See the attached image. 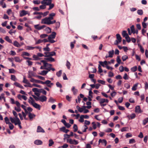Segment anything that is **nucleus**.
Segmentation results:
<instances>
[{
	"label": "nucleus",
	"mask_w": 148,
	"mask_h": 148,
	"mask_svg": "<svg viewBox=\"0 0 148 148\" xmlns=\"http://www.w3.org/2000/svg\"><path fill=\"white\" fill-rule=\"evenodd\" d=\"M56 15V14L54 13H52L49 14L48 17H46L41 20V23L47 25H51L53 24L56 23V21L51 20L53 18V17Z\"/></svg>",
	"instance_id": "obj_1"
},
{
	"label": "nucleus",
	"mask_w": 148,
	"mask_h": 148,
	"mask_svg": "<svg viewBox=\"0 0 148 148\" xmlns=\"http://www.w3.org/2000/svg\"><path fill=\"white\" fill-rule=\"evenodd\" d=\"M56 33L55 32H53L52 34L50 35L48 37L49 42L51 43H53L55 42V41L53 40L55 38Z\"/></svg>",
	"instance_id": "obj_2"
},
{
	"label": "nucleus",
	"mask_w": 148,
	"mask_h": 148,
	"mask_svg": "<svg viewBox=\"0 0 148 148\" xmlns=\"http://www.w3.org/2000/svg\"><path fill=\"white\" fill-rule=\"evenodd\" d=\"M10 121L12 123H14L15 125H18L19 128L20 129L22 128V127L21 125V122L20 120L14 121V119H12V117H10Z\"/></svg>",
	"instance_id": "obj_3"
},
{
	"label": "nucleus",
	"mask_w": 148,
	"mask_h": 148,
	"mask_svg": "<svg viewBox=\"0 0 148 148\" xmlns=\"http://www.w3.org/2000/svg\"><path fill=\"white\" fill-rule=\"evenodd\" d=\"M45 57H50L56 55V53L54 51H52L51 52H45L44 53Z\"/></svg>",
	"instance_id": "obj_4"
},
{
	"label": "nucleus",
	"mask_w": 148,
	"mask_h": 148,
	"mask_svg": "<svg viewBox=\"0 0 148 148\" xmlns=\"http://www.w3.org/2000/svg\"><path fill=\"white\" fill-rule=\"evenodd\" d=\"M67 142H69L70 144L76 145L78 143V141L75 140H72L71 138L68 139Z\"/></svg>",
	"instance_id": "obj_5"
},
{
	"label": "nucleus",
	"mask_w": 148,
	"mask_h": 148,
	"mask_svg": "<svg viewBox=\"0 0 148 148\" xmlns=\"http://www.w3.org/2000/svg\"><path fill=\"white\" fill-rule=\"evenodd\" d=\"M52 0H43L41 1V3L48 5L51 3Z\"/></svg>",
	"instance_id": "obj_6"
},
{
	"label": "nucleus",
	"mask_w": 148,
	"mask_h": 148,
	"mask_svg": "<svg viewBox=\"0 0 148 148\" xmlns=\"http://www.w3.org/2000/svg\"><path fill=\"white\" fill-rule=\"evenodd\" d=\"M114 51L113 50L110 51L108 52L109 55H106L105 57L106 58H112L113 56V55L114 54Z\"/></svg>",
	"instance_id": "obj_7"
},
{
	"label": "nucleus",
	"mask_w": 148,
	"mask_h": 148,
	"mask_svg": "<svg viewBox=\"0 0 148 148\" xmlns=\"http://www.w3.org/2000/svg\"><path fill=\"white\" fill-rule=\"evenodd\" d=\"M12 113L15 118H12V119H14V121H16L18 120H20L18 117V114L17 113L14 111L13 110L12 111Z\"/></svg>",
	"instance_id": "obj_8"
},
{
	"label": "nucleus",
	"mask_w": 148,
	"mask_h": 148,
	"mask_svg": "<svg viewBox=\"0 0 148 148\" xmlns=\"http://www.w3.org/2000/svg\"><path fill=\"white\" fill-rule=\"evenodd\" d=\"M45 84L49 87L51 88L53 85V84L51 83V81L49 80L45 81Z\"/></svg>",
	"instance_id": "obj_9"
},
{
	"label": "nucleus",
	"mask_w": 148,
	"mask_h": 148,
	"mask_svg": "<svg viewBox=\"0 0 148 148\" xmlns=\"http://www.w3.org/2000/svg\"><path fill=\"white\" fill-rule=\"evenodd\" d=\"M34 27L36 29L40 30L45 27L46 26L45 25H43L40 26L39 25H34Z\"/></svg>",
	"instance_id": "obj_10"
},
{
	"label": "nucleus",
	"mask_w": 148,
	"mask_h": 148,
	"mask_svg": "<svg viewBox=\"0 0 148 148\" xmlns=\"http://www.w3.org/2000/svg\"><path fill=\"white\" fill-rule=\"evenodd\" d=\"M35 76L34 73L33 71H29L28 73V78H30L33 77Z\"/></svg>",
	"instance_id": "obj_11"
},
{
	"label": "nucleus",
	"mask_w": 148,
	"mask_h": 148,
	"mask_svg": "<svg viewBox=\"0 0 148 148\" xmlns=\"http://www.w3.org/2000/svg\"><path fill=\"white\" fill-rule=\"evenodd\" d=\"M17 97L20 100H21L22 99H23L25 100H26L27 99V97L26 96L24 95H22L20 94H18V95Z\"/></svg>",
	"instance_id": "obj_12"
},
{
	"label": "nucleus",
	"mask_w": 148,
	"mask_h": 148,
	"mask_svg": "<svg viewBox=\"0 0 148 148\" xmlns=\"http://www.w3.org/2000/svg\"><path fill=\"white\" fill-rule=\"evenodd\" d=\"M28 14V12L25 10H23L20 12V16L21 17L23 16Z\"/></svg>",
	"instance_id": "obj_13"
},
{
	"label": "nucleus",
	"mask_w": 148,
	"mask_h": 148,
	"mask_svg": "<svg viewBox=\"0 0 148 148\" xmlns=\"http://www.w3.org/2000/svg\"><path fill=\"white\" fill-rule=\"evenodd\" d=\"M39 101L42 102L46 101L47 100V97L44 95H42L39 97Z\"/></svg>",
	"instance_id": "obj_14"
},
{
	"label": "nucleus",
	"mask_w": 148,
	"mask_h": 148,
	"mask_svg": "<svg viewBox=\"0 0 148 148\" xmlns=\"http://www.w3.org/2000/svg\"><path fill=\"white\" fill-rule=\"evenodd\" d=\"M136 115L135 113H133L130 115H128L127 116V117L129 119H132L135 118Z\"/></svg>",
	"instance_id": "obj_15"
},
{
	"label": "nucleus",
	"mask_w": 148,
	"mask_h": 148,
	"mask_svg": "<svg viewBox=\"0 0 148 148\" xmlns=\"http://www.w3.org/2000/svg\"><path fill=\"white\" fill-rule=\"evenodd\" d=\"M36 132H37L45 133V131L40 126H38L37 127Z\"/></svg>",
	"instance_id": "obj_16"
},
{
	"label": "nucleus",
	"mask_w": 148,
	"mask_h": 148,
	"mask_svg": "<svg viewBox=\"0 0 148 148\" xmlns=\"http://www.w3.org/2000/svg\"><path fill=\"white\" fill-rule=\"evenodd\" d=\"M135 112L138 113H141L142 112V111L140 109V106H138L136 107Z\"/></svg>",
	"instance_id": "obj_17"
},
{
	"label": "nucleus",
	"mask_w": 148,
	"mask_h": 148,
	"mask_svg": "<svg viewBox=\"0 0 148 148\" xmlns=\"http://www.w3.org/2000/svg\"><path fill=\"white\" fill-rule=\"evenodd\" d=\"M108 102L109 101L107 99L101 98L100 99V101L99 102V103L100 104H103L105 102L108 103Z\"/></svg>",
	"instance_id": "obj_18"
},
{
	"label": "nucleus",
	"mask_w": 148,
	"mask_h": 148,
	"mask_svg": "<svg viewBox=\"0 0 148 148\" xmlns=\"http://www.w3.org/2000/svg\"><path fill=\"white\" fill-rule=\"evenodd\" d=\"M36 115L30 112H29L28 116L30 120H32L35 117Z\"/></svg>",
	"instance_id": "obj_19"
},
{
	"label": "nucleus",
	"mask_w": 148,
	"mask_h": 148,
	"mask_svg": "<svg viewBox=\"0 0 148 148\" xmlns=\"http://www.w3.org/2000/svg\"><path fill=\"white\" fill-rule=\"evenodd\" d=\"M99 63L100 65L103 67H105V65L106 66L108 65V62L106 61H105L103 62L102 61H99Z\"/></svg>",
	"instance_id": "obj_20"
},
{
	"label": "nucleus",
	"mask_w": 148,
	"mask_h": 148,
	"mask_svg": "<svg viewBox=\"0 0 148 148\" xmlns=\"http://www.w3.org/2000/svg\"><path fill=\"white\" fill-rule=\"evenodd\" d=\"M32 106L38 109L39 110H40V106L35 102L33 103Z\"/></svg>",
	"instance_id": "obj_21"
},
{
	"label": "nucleus",
	"mask_w": 148,
	"mask_h": 148,
	"mask_svg": "<svg viewBox=\"0 0 148 148\" xmlns=\"http://www.w3.org/2000/svg\"><path fill=\"white\" fill-rule=\"evenodd\" d=\"M14 84L16 86L18 87L24 89V87L20 84L17 82H15L14 83Z\"/></svg>",
	"instance_id": "obj_22"
},
{
	"label": "nucleus",
	"mask_w": 148,
	"mask_h": 148,
	"mask_svg": "<svg viewBox=\"0 0 148 148\" xmlns=\"http://www.w3.org/2000/svg\"><path fill=\"white\" fill-rule=\"evenodd\" d=\"M28 102L32 105L35 102L34 99L31 97H30L28 99Z\"/></svg>",
	"instance_id": "obj_23"
},
{
	"label": "nucleus",
	"mask_w": 148,
	"mask_h": 148,
	"mask_svg": "<svg viewBox=\"0 0 148 148\" xmlns=\"http://www.w3.org/2000/svg\"><path fill=\"white\" fill-rule=\"evenodd\" d=\"M34 143L36 145H42V142L41 140H37L34 141Z\"/></svg>",
	"instance_id": "obj_24"
},
{
	"label": "nucleus",
	"mask_w": 148,
	"mask_h": 148,
	"mask_svg": "<svg viewBox=\"0 0 148 148\" xmlns=\"http://www.w3.org/2000/svg\"><path fill=\"white\" fill-rule=\"evenodd\" d=\"M76 108L78 111L80 112H83L84 110V108H83L80 107L78 105L76 106Z\"/></svg>",
	"instance_id": "obj_25"
},
{
	"label": "nucleus",
	"mask_w": 148,
	"mask_h": 148,
	"mask_svg": "<svg viewBox=\"0 0 148 148\" xmlns=\"http://www.w3.org/2000/svg\"><path fill=\"white\" fill-rule=\"evenodd\" d=\"M13 44L15 47H20L21 45H20L17 41H15L13 43Z\"/></svg>",
	"instance_id": "obj_26"
},
{
	"label": "nucleus",
	"mask_w": 148,
	"mask_h": 148,
	"mask_svg": "<svg viewBox=\"0 0 148 148\" xmlns=\"http://www.w3.org/2000/svg\"><path fill=\"white\" fill-rule=\"evenodd\" d=\"M99 144L100 143H101L102 144L104 143L105 146H106L107 144V142L106 141V140L105 139L102 140L101 139H100L99 141Z\"/></svg>",
	"instance_id": "obj_27"
},
{
	"label": "nucleus",
	"mask_w": 148,
	"mask_h": 148,
	"mask_svg": "<svg viewBox=\"0 0 148 148\" xmlns=\"http://www.w3.org/2000/svg\"><path fill=\"white\" fill-rule=\"evenodd\" d=\"M88 128L87 126L86 125H84L82 127V130L83 132H86V130Z\"/></svg>",
	"instance_id": "obj_28"
},
{
	"label": "nucleus",
	"mask_w": 148,
	"mask_h": 148,
	"mask_svg": "<svg viewBox=\"0 0 148 148\" xmlns=\"http://www.w3.org/2000/svg\"><path fill=\"white\" fill-rule=\"evenodd\" d=\"M139 84L138 83H136L134 84L132 87V89L133 91H135L137 89L138 86Z\"/></svg>",
	"instance_id": "obj_29"
},
{
	"label": "nucleus",
	"mask_w": 148,
	"mask_h": 148,
	"mask_svg": "<svg viewBox=\"0 0 148 148\" xmlns=\"http://www.w3.org/2000/svg\"><path fill=\"white\" fill-rule=\"evenodd\" d=\"M21 56L23 57H25V56H30V55L28 53L26 52H23L22 54H21Z\"/></svg>",
	"instance_id": "obj_30"
},
{
	"label": "nucleus",
	"mask_w": 148,
	"mask_h": 148,
	"mask_svg": "<svg viewBox=\"0 0 148 148\" xmlns=\"http://www.w3.org/2000/svg\"><path fill=\"white\" fill-rule=\"evenodd\" d=\"M48 72V71H42L40 72L38 74L42 75H46Z\"/></svg>",
	"instance_id": "obj_31"
},
{
	"label": "nucleus",
	"mask_w": 148,
	"mask_h": 148,
	"mask_svg": "<svg viewBox=\"0 0 148 148\" xmlns=\"http://www.w3.org/2000/svg\"><path fill=\"white\" fill-rule=\"evenodd\" d=\"M25 48L27 50H32L35 49L34 47L29 46H25Z\"/></svg>",
	"instance_id": "obj_32"
},
{
	"label": "nucleus",
	"mask_w": 148,
	"mask_h": 148,
	"mask_svg": "<svg viewBox=\"0 0 148 148\" xmlns=\"http://www.w3.org/2000/svg\"><path fill=\"white\" fill-rule=\"evenodd\" d=\"M72 90L73 92V94L75 95L77 94L78 91L76 89L74 86L73 87Z\"/></svg>",
	"instance_id": "obj_33"
},
{
	"label": "nucleus",
	"mask_w": 148,
	"mask_h": 148,
	"mask_svg": "<svg viewBox=\"0 0 148 148\" xmlns=\"http://www.w3.org/2000/svg\"><path fill=\"white\" fill-rule=\"evenodd\" d=\"M10 119L7 117H5L4 118V120L6 124H8L10 123H11L10 121Z\"/></svg>",
	"instance_id": "obj_34"
},
{
	"label": "nucleus",
	"mask_w": 148,
	"mask_h": 148,
	"mask_svg": "<svg viewBox=\"0 0 148 148\" xmlns=\"http://www.w3.org/2000/svg\"><path fill=\"white\" fill-rule=\"evenodd\" d=\"M122 35L123 37L125 38L128 36V34L127 33L126 31H123L122 32Z\"/></svg>",
	"instance_id": "obj_35"
},
{
	"label": "nucleus",
	"mask_w": 148,
	"mask_h": 148,
	"mask_svg": "<svg viewBox=\"0 0 148 148\" xmlns=\"http://www.w3.org/2000/svg\"><path fill=\"white\" fill-rule=\"evenodd\" d=\"M5 39L6 41H7L8 42L11 43H12V40L8 36H6L5 38Z\"/></svg>",
	"instance_id": "obj_36"
},
{
	"label": "nucleus",
	"mask_w": 148,
	"mask_h": 148,
	"mask_svg": "<svg viewBox=\"0 0 148 148\" xmlns=\"http://www.w3.org/2000/svg\"><path fill=\"white\" fill-rule=\"evenodd\" d=\"M116 38L118 40L119 42H121V38L120 35L119 34H116Z\"/></svg>",
	"instance_id": "obj_37"
},
{
	"label": "nucleus",
	"mask_w": 148,
	"mask_h": 148,
	"mask_svg": "<svg viewBox=\"0 0 148 148\" xmlns=\"http://www.w3.org/2000/svg\"><path fill=\"white\" fill-rule=\"evenodd\" d=\"M45 59L47 60V61H49L51 62L55 61L54 59L53 58L51 57L49 58H45Z\"/></svg>",
	"instance_id": "obj_38"
},
{
	"label": "nucleus",
	"mask_w": 148,
	"mask_h": 148,
	"mask_svg": "<svg viewBox=\"0 0 148 148\" xmlns=\"http://www.w3.org/2000/svg\"><path fill=\"white\" fill-rule=\"evenodd\" d=\"M45 31L47 33H49L51 32V29L47 27L45 29Z\"/></svg>",
	"instance_id": "obj_39"
},
{
	"label": "nucleus",
	"mask_w": 148,
	"mask_h": 148,
	"mask_svg": "<svg viewBox=\"0 0 148 148\" xmlns=\"http://www.w3.org/2000/svg\"><path fill=\"white\" fill-rule=\"evenodd\" d=\"M66 65L67 68L69 69L70 68L71 64L70 62L68 61L67 60Z\"/></svg>",
	"instance_id": "obj_40"
},
{
	"label": "nucleus",
	"mask_w": 148,
	"mask_h": 148,
	"mask_svg": "<svg viewBox=\"0 0 148 148\" xmlns=\"http://www.w3.org/2000/svg\"><path fill=\"white\" fill-rule=\"evenodd\" d=\"M11 79L12 80L15 81L17 80L15 76L14 75H11Z\"/></svg>",
	"instance_id": "obj_41"
},
{
	"label": "nucleus",
	"mask_w": 148,
	"mask_h": 148,
	"mask_svg": "<svg viewBox=\"0 0 148 148\" xmlns=\"http://www.w3.org/2000/svg\"><path fill=\"white\" fill-rule=\"evenodd\" d=\"M148 122V118H146L144 119L143 121V124L144 125L146 124Z\"/></svg>",
	"instance_id": "obj_42"
},
{
	"label": "nucleus",
	"mask_w": 148,
	"mask_h": 148,
	"mask_svg": "<svg viewBox=\"0 0 148 148\" xmlns=\"http://www.w3.org/2000/svg\"><path fill=\"white\" fill-rule=\"evenodd\" d=\"M55 101L56 100L51 97H50L49 99V102L52 103H54Z\"/></svg>",
	"instance_id": "obj_43"
},
{
	"label": "nucleus",
	"mask_w": 148,
	"mask_h": 148,
	"mask_svg": "<svg viewBox=\"0 0 148 148\" xmlns=\"http://www.w3.org/2000/svg\"><path fill=\"white\" fill-rule=\"evenodd\" d=\"M130 29L132 32L134 34L135 33V31L136 30L134 29V26L133 25H132L130 27Z\"/></svg>",
	"instance_id": "obj_44"
},
{
	"label": "nucleus",
	"mask_w": 148,
	"mask_h": 148,
	"mask_svg": "<svg viewBox=\"0 0 148 148\" xmlns=\"http://www.w3.org/2000/svg\"><path fill=\"white\" fill-rule=\"evenodd\" d=\"M83 115H81L79 117V121L81 123H82L83 122L84 120V118L83 117Z\"/></svg>",
	"instance_id": "obj_45"
},
{
	"label": "nucleus",
	"mask_w": 148,
	"mask_h": 148,
	"mask_svg": "<svg viewBox=\"0 0 148 148\" xmlns=\"http://www.w3.org/2000/svg\"><path fill=\"white\" fill-rule=\"evenodd\" d=\"M129 77L127 75L126 73L124 74L123 76V78L125 80H127L129 79Z\"/></svg>",
	"instance_id": "obj_46"
},
{
	"label": "nucleus",
	"mask_w": 148,
	"mask_h": 148,
	"mask_svg": "<svg viewBox=\"0 0 148 148\" xmlns=\"http://www.w3.org/2000/svg\"><path fill=\"white\" fill-rule=\"evenodd\" d=\"M9 70L10 73H14L16 72V71L13 69H9Z\"/></svg>",
	"instance_id": "obj_47"
},
{
	"label": "nucleus",
	"mask_w": 148,
	"mask_h": 148,
	"mask_svg": "<svg viewBox=\"0 0 148 148\" xmlns=\"http://www.w3.org/2000/svg\"><path fill=\"white\" fill-rule=\"evenodd\" d=\"M54 143L53 141V140L52 139H50L49 140V147H51L52 146V145Z\"/></svg>",
	"instance_id": "obj_48"
},
{
	"label": "nucleus",
	"mask_w": 148,
	"mask_h": 148,
	"mask_svg": "<svg viewBox=\"0 0 148 148\" xmlns=\"http://www.w3.org/2000/svg\"><path fill=\"white\" fill-rule=\"evenodd\" d=\"M73 128L74 129V132H76L78 130V127L76 124H75L74 125Z\"/></svg>",
	"instance_id": "obj_49"
},
{
	"label": "nucleus",
	"mask_w": 148,
	"mask_h": 148,
	"mask_svg": "<svg viewBox=\"0 0 148 148\" xmlns=\"http://www.w3.org/2000/svg\"><path fill=\"white\" fill-rule=\"evenodd\" d=\"M44 66L45 68L51 67L52 66V65L51 64H49L47 62L45 64H44Z\"/></svg>",
	"instance_id": "obj_50"
},
{
	"label": "nucleus",
	"mask_w": 148,
	"mask_h": 148,
	"mask_svg": "<svg viewBox=\"0 0 148 148\" xmlns=\"http://www.w3.org/2000/svg\"><path fill=\"white\" fill-rule=\"evenodd\" d=\"M14 59L15 61L17 62H20L22 61V60L20 59L18 57H15Z\"/></svg>",
	"instance_id": "obj_51"
},
{
	"label": "nucleus",
	"mask_w": 148,
	"mask_h": 148,
	"mask_svg": "<svg viewBox=\"0 0 148 148\" xmlns=\"http://www.w3.org/2000/svg\"><path fill=\"white\" fill-rule=\"evenodd\" d=\"M22 82L23 83L26 84L29 82V81L25 77H24Z\"/></svg>",
	"instance_id": "obj_52"
},
{
	"label": "nucleus",
	"mask_w": 148,
	"mask_h": 148,
	"mask_svg": "<svg viewBox=\"0 0 148 148\" xmlns=\"http://www.w3.org/2000/svg\"><path fill=\"white\" fill-rule=\"evenodd\" d=\"M12 123L11 122V123L8 124L9 128L10 130H13L14 127V126Z\"/></svg>",
	"instance_id": "obj_53"
},
{
	"label": "nucleus",
	"mask_w": 148,
	"mask_h": 148,
	"mask_svg": "<svg viewBox=\"0 0 148 148\" xmlns=\"http://www.w3.org/2000/svg\"><path fill=\"white\" fill-rule=\"evenodd\" d=\"M116 61L118 63L120 64L121 63V60L120 59V56H117L116 58Z\"/></svg>",
	"instance_id": "obj_54"
},
{
	"label": "nucleus",
	"mask_w": 148,
	"mask_h": 148,
	"mask_svg": "<svg viewBox=\"0 0 148 148\" xmlns=\"http://www.w3.org/2000/svg\"><path fill=\"white\" fill-rule=\"evenodd\" d=\"M137 13L138 14L141 15L143 14V12L142 10H138L137 11Z\"/></svg>",
	"instance_id": "obj_55"
},
{
	"label": "nucleus",
	"mask_w": 148,
	"mask_h": 148,
	"mask_svg": "<svg viewBox=\"0 0 148 148\" xmlns=\"http://www.w3.org/2000/svg\"><path fill=\"white\" fill-rule=\"evenodd\" d=\"M128 58L126 55H124L122 57V59L123 61H124L128 59Z\"/></svg>",
	"instance_id": "obj_56"
},
{
	"label": "nucleus",
	"mask_w": 148,
	"mask_h": 148,
	"mask_svg": "<svg viewBox=\"0 0 148 148\" xmlns=\"http://www.w3.org/2000/svg\"><path fill=\"white\" fill-rule=\"evenodd\" d=\"M138 46L140 48V51L143 53H144V49L143 48L142 46L138 44Z\"/></svg>",
	"instance_id": "obj_57"
},
{
	"label": "nucleus",
	"mask_w": 148,
	"mask_h": 148,
	"mask_svg": "<svg viewBox=\"0 0 148 148\" xmlns=\"http://www.w3.org/2000/svg\"><path fill=\"white\" fill-rule=\"evenodd\" d=\"M46 8V5L45 4H42V5L40 6V9H44Z\"/></svg>",
	"instance_id": "obj_58"
},
{
	"label": "nucleus",
	"mask_w": 148,
	"mask_h": 148,
	"mask_svg": "<svg viewBox=\"0 0 148 148\" xmlns=\"http://www.w3.org/2000/svg\"><path fill=\"white\" fill-rule=\"evenodd\" d=\"M62 73V70H60L58 72L56 73V75L58 77H60L61 76Z\"/></svg>",
	"instance_id": "obj_59"
},
{
	"label": "nucleus",
	"mask_w": 148,
	"mask_h": 148,
	"mask_svg": "<svg viewBox=\"0 0 148 148\" xmlns=\"http://www.w3.org/2000/svg\"><path fill=\"white\" fill-rule=\"evenodd\" d=\"M128 128L127 127H124L122 128L121 130V132H123L125 131H127L128 130Z\"/></svg>",
	"instance_id": "obj_60"
},
{
	"label": "nucleus",
	"mask_w": 148,
	"mask_h": 148,
	"mask_svg": "<svg viewBox=\"0 0 148 148\" xmlns=\"http://www.w3.org/2000/svg\"><path fill=\"white\" fill-rule=\"evenodd\" d=\"M33 3L35 4H39L40 3H41V2L39 0H35L34 1Z\"/></svg>",
	"instance_id": "obj_61"
},
{
	"label": "nucleus",
	"mask_w": 148,
	"mask_h": 148,
	"mask_svg": "<svg viewBox=\"0 0 148 148\" xmlns=\"http://www.w3.org/2000/svg\"><path fill=\"white\" fill-rule=\"evenodd\" d=\"M124 86L127 89H129L130 88V84L128 83H126L125 84Z\"/></svg>",
	"instance_id": "obj_62"
},
{
	"label": "nucleus",
	"mask_w": 148,
	"mask_h": 148,
	"mask_svg": "<svg viewBox=\"0 0 148 148\" xmlns=\"http://www.w3.org/2000/svg\"><path fill=\"white\" fill-rule=\"evenodd\" d=\"M33 58L34 59V60H38L39 59L38 55L36 56L35 55H33Z\"/></svg>",
	"instance_id": "obj_63"
},
{
	"label": "nucleus",
	"mask_w": 148,
	"mask_h": 148,
	"mask_svg": "<svg viewBox=\"0 0 148 148\" xmlns=\"http://www.w3.org/2000/svg\"><path fill=\"white\" fill-rule=\"evenodd\" d=\"M43 50L44 51L47 52L49 51H50V49L48 47L43 48Z\"/></svg>",
	"instance_id": "obj_64"
}]
</instances>
